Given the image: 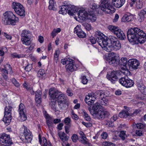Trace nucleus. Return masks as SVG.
Returning <instances> with one entry per match:
<instances>
[{"label": "nucleus", "mask_w": 146, "mask_h": 146, "mask_svg": "<svg viewBox=\"0 0 146 146\" xmlns=\"http://www.w3.org/2000/svg\"><path fill=\"white\" fill-rule=\"evenodd\" d=\"M49 5L48 7V9L50 10L56 11V8L54 5V3L53 0H50L49 1Z\"/></svg>", "instance_id": "obj_33"}, {"label": "nucleus", "mask_w": 146, "mask_h": 146, "mask_svg": "<svg viewBox=\"0 0 146 146\" xmlns=\"http://www.w3.org/2000/svg\"><path fill=\"white\" fill-rule=\"evenodd\" d=\"M70 5L67 3L66 5H64L60 6V10L59 11L60 14H65L67 13L68 10L69 9Z\"/></svg>", "instance_id": "obj_27"}, {"label": "nucleus", "mask_w": 146, "mask_h": 146, "mask_svg": "<svg viewBox=\"0 0 146 146\" xmlns=\"http://www.w3.org/2000/svg\"><path fill=\"white\" fill-rule=\"evenodd\" d=\"M121 72L119 70L112 71L111 72L108 73L107 77L112 83H114L117 80L118 76L120 75Z\"/></svg>", "instance_id": "obj_12"}, {"label": "nucleus", "mask_w": 146, "mask_h": 146, "mask_svg": "<svg viewBox=\"0 0 146 146\" xmlns=\"http://www.w3.org/2000/svg\"><path fill=\"white\" fill-rule=\"evenodd\" d=\"M139 61L135 59H130L127 62V65L130 70L137 69L139 65Z\"/></svg>", "instance_id": "obj_16"}, {"label": "nucleus", "mask_w": 146, "mask_h": 146, "mask_svg": "<svg viewBox=\"0 0 146 146\" xmlns=\"http://www.w3.org/2000/svg\"><path fill=\"white\" fill-rule=\"evenodd\" d=\"M98 7V5L95 3L93 4L92 5H91L90 6V8L93 10H96Z\"/></svg>", "instance_id": "obj_62"}, {"label": "nucleus", "mask_w": 146, "mask_h": 146, "mask_svg": "<svg viewBox=\"0 0 146 146\" xmlns=\"http://www.w3.org/2000/svg\"><path fill=\"white\" fill-rule=\"evenodd\" d=\"M145 126V125L141 123H137L136 124V127L139 129H143Z\"/></svg>", "instance_id": "obj_55"}, {"label": "nucleus", "mask_w": 146, "mask_h": 146, "mask_svg": "<svg viewBox=\"0 0 146 146\" xmlns=\"http://www.w3.org/2000/svg\"><path fill=\"white\" fill-rule=\"evenodd\" d=\"M61 30V29L60 28L54 29L51 33V36H52V38H54V37L56 36L57 33L60 32Z\"/></svg>", "instance_id": "obj_36"}, {"label": "nucleus", "mask_w": 146, "mask_h": 146, "mask_svg": "<svg viewBox=\"0 0 146 146\" xmlns=\"http://www.w3.org/2000/svg\"><path fill=\"white\" fill-rule=\"evenodd\" d=\"M23 86L24 87L28 90H29L30 89H31V88L30 87V85L27 84L26 83H25L24 84Z\"/></svg>", "instance_id": "obj_59"}, {"label": "nucleus", "mask_w": 146, "mask_h": 146, "mask_svg": "<svg viewBox=\"0 0 146 146\" xmlns=\"http://www.w3.org/2000/svg\"><path fill=\"white\" fill-rule=\"evenodd\" d=\"M13 109L11 106H6L5 110L4 115L3 121L6 123H9L11 121L12 118L11 110Z\"/></svg>", "instance_id": "obj_10"}, {"label": "nucleus", "mask_w": 146, "mask_h": 146, "mask_svg": "<svg viewBox=\"0 0 146 146\" xmlns=\"http://www.w3.org/2000/svg\"><path fill=\"white\" fill-rule=\"evenodd\" d=\"M125 2V0H112V4L116 7L119 8L123 5Z\"/></svg>", "instance_id": "obj_24"}, {"label": "nucleus", "mask_w": 146, "mask_h": 146, "mask_svg": "<svg viewBox=\"0 0 146 146\" xmlns=\"http://www.w3.org/2000/svg\"><path fill=\"white\" fill-rule=\"evenodd\" d=\"M73 60L71 59H69L68 64L66 65V68L67 71L73 72L74 70Z\"/></svg>", "instance_id": "obj_28"}, {"label": "nucleus", "mask_w": 146, "mask_h": 146, "mask_svg": "<svg viewBox=\"0 0 146 146\" xmlns=\"http://www.w3.org/2000/svg\"><path fill=\"white\" fill-rule=\"evenodd\" d=\"M127 39L129 42L135 44L144 43L146 41V35L137 27L131 28L127 32Z\"/></svg>", "instance_id": "obj_1"}, {"label": "nucleus", "mask_w": 146, "mask_h": 146, "mask_svg": "<svg viewBox=\"0 0 146 146\" xmlns=\"http://www.w3.org/2000/svg\"><path fill=\"white\" fill-rule=\"evenodd\" d=\"M113 47L116 50L120 49L121 48V45L119 41L112 44Z\"/></svg>", "instance_id": "obj_37"}, {"label": "nucleus", "mask_w": 146, "mask_h": 146, "mask_svg": "<svg viewBox=\"0 0 146 146\" xmlns=\"http://www.w3.org/2000/svg\"><path fill=\"white\" fill-rule=\"evenodd\" d=\"M94 36L96 40L97 41L98 40H99L101 38H103V37L105 35L100 31H98L95 32Z\"/></svg>", "instance_id": "obj_31"}, {"label": "nucleus", "mask_w": 146, "mask_h": 146, "mask_svg": "<svg viewBox=\"0 0 146 146\" xmlns=\"http://www.w3.org/2000/svg\"><path fill=\"white\" fill-rule=\"evenodd\" d=\"M138 15L139 21L140 22L143 21L145 18H146V8H144L141 10L139 13Z\"/></svg>", "instance_id": "obj_29"}, {"label": "nucleus", "mask_w": 146, "mask_h": 146, "mask_svg": "<svg viewBox=\"0 0 146 146\" xmlns=\"http://www.w3.org/2000/svg\"><path fill=\"white\" fill-rule=\"evenodd\" d=\"M56 102L54 101H51L49 104V105L51 108L55 111L57 110L56 107Z\"/></svg>", "instance_id": "obj_39"}, {"label": "nucleus", "mask_w": 146, "mask_h": 146, "mask_svg": "<svg viewBox=\"0 0 146 146\" xmlns=\"http://www.w3.org/2000/svg\"><path fill=\"white\" fill-rule=\"evenodd\" d=\"M136 134L138 136H141L143 135L142 131L141 130H137L136 131Z\"/></svg>", "instance_id": "obj_58"}, {"label": "nucleus", "mask_w": 146, "mask_h": 146, "mask_svg": "<svg viewBox=\"0 0 146 146\" xmlns=\"http://www.w3.org/2000/svg\"><path fill=\"white\" fill-rule=\"evenodd\" d=\"M71 139L74 142H76L78 139V135L75 134H73L72 136Z\"/></svg>", "instance_id": "obj_49"}, {"label": "nucleus", "mask_w": 146, "mask_h": 146, "mask_svg": "<svg viewBox=\"0 0 146 146\" xmlns=\"http://www.w3.org/2000/svg\"><path fill=\"white\" fill-rule=\"evenodd\" d=\"M125 133L126 131H122L120 132L119 136L122 140H124L127 137V135Z\"/></svg>", "instance_id": "obj_38"}, {"label": "nucleus", "mask_w": 146, "mask_h": 146, "mask_svg": "<svg viewBox=\"0 0 146 146\" xmlns=\"http://www.w3.org/2000/svg\"><path fill=\"white\" fill-rule=\"evenodd\" d=\"M89 40L90 41L92 44H94L96 43L97 41L95 38L92 36H91L89 38Z\"/></svg>", "instance_id": "obj_51"}, {"label": "nucleus", "mask_w": 146, "mask_h": 146, "mask_svg": "<svg viewBox=\"0 0 146 146\" xmlns=\"http://www.w3.org/2000/svg\"><path fill=\"white\" fill-rule=\"evenodd\" d=\"M119 82L122 85L126 88H129L132 86L134 84L133 81L128 78L127 76L122 77L119 80Z\"/></svg>", "instance_id": "obj_13"}, {"label": "nucleus", "mask_w": 146, "mask_h": 146, "mask_svg": "<svg viewBox=\"0 0 146 146\" xmlns=\"http://www.w3.org/2000/svg\"><path fill=\"white\" fill-rule=\"evenodd\" d=\"M137 85L138 89L143 94L146 95V87L143 85L142 82L140 81H138Z\"/></svg>", "instance_id": "obj_22"}, {"label": "nucleus", "mask_w": 146, "mask_h": 146, "mask_svg": "<svg viewBox=\"0 0 146 146\" xmlns=\"http://www.w3.org/2000/svg\"><path fill=\"white\" fill-rule=\"evenodd\" d=\"M8 70L11 71L12 68L10 64H7L5 65V68L1 70L3 78L6 80H9L7 76Z\"/></svg>", "instance_id": "obj_20"}, {"label": "nucleus", "mask_w": 146, "mask_h": 146, "mask_svg": "<svg viewBox=\"0 0 146 146\" xmlns=\"http://www.w3.org/2000/svg\"><path fill=\"white\" fill-rule=\"evenodd\" d=\"M57 102L59 107L62 109L67 102V98L65 95L61 92L59 94L57 98Z\"/></svg>", "instance_id": "obj_14"}, {"label": "nucleus", "mask_w": 146, "mask_h": 146, "mask_svg": "<svg viewBox=\"0 0 146 146\" xmlns=\"http://www.w3.org/2000/svg\"><path fill=\"white\" fill-rule=\"evenodd\" d=\"M138 112L137 110L134 111L133 113H129L126 110H123L119 113V116L121 118H126L128 116H135Z\"/></svg>", "instance_id": "obj_17"}, {"label": "nucleus", "mask_w": 146, "mask_h": 146, "mask_svg": "<svg viewBox=\"0 0 146 146\" xmlns=\"http://www.w3.org/2000/svg\"><path fill=\"white\" fill-rule=\"evenodd\" d=\"M45 74V70L43 69H40L38 71L37 73L38 76L39 77H41Z\"/></svg>", "instance_id": "obj_45"}, {"label": "nucleus", "mask_w": 146, "mask_h": 146, "mask_svg": "<svg viewBox=\"0 0 146 146\" xmlns=\"http://www.w3.org/2000/svg\"><path fill=\"white\" fill-rule=\"evenodd\" d=\"M13 144L9 135L4 133L0 134V144L4 146H10Z\"/></svg>", "instance_id": "obj_9"}, {"label": "nucleus", "mask_w": 146, "mask_h": 146, "mask_svg": "<svg viewBox=\"0 0 146 146\" xmlns=\"http://www.w3.org/2000/svg\"><path fill=\"white\" fill-rule=\"evenodd\" d=\"M11 6L17 14L21 16H25V8L20 3L13 2Z\"/></svg>", "instance_id": "obj_6"}, {"label": "nucleus", "mask_w": 146, "mask_h": 146, "mask_svg": "<svg viewBox=\"0 0 146 146\" xmlns=\"http://www.w3.org/2000/svg\"><path fill=\"white\" fill-rule=\"evenodd\" d=\"M102 138L103 139H106L108 136V134L106 133L103 132L101 135Z\"/></svg>", "instance_id": "obj_63"}, {"label": "nucleus", "mask_w": 146, "mask_h": 146, "mask_svg": "<svg viewBox=\"0 0 146 146\" xmlns=\"http://www.w3.org/2000/svg\"><path fill=\"white\" fill-rule=\"evenodd\" d=\"M2 18V22L5 25H15L18 22L19 19L16 17L13 13L11 11H7L3 14Z\"/></svg>", "instance_id": "obj_3"}, {"label": "nucleus", "mask_w": 146, "mask_h": 146, "mask_svg": "<svg viewBox=\"0 0 146 146\" xmlns=\"http://www.w3.org/2000/svg\"><path fill=\"white\" fill-rule=\"evenodd\" d=\"M134 16L131 13H127L123 17L122 21L124 22H129L132 21L133 19Z\"/></svg>", "instance_id": "obj_26"}, {"label": "nucleus", "mask_w": 146, "mask_h": 146, "mask_svg": "<svg viewBox=\"0 0 146 146\" xmlns=\"http://www.w3.org/2000/svg\"><path fill=\"white\" fill-rule=\"evenodd\" d=\"M108 28L114 34L116 35L120 39L123 40L125 38V36L123 31L117 27L114 26L109 25Z\"/></svg>", "instance_id": "obj_7"}, {"label": "nucleus", "mask_w": 146, "mask_h": 146, "mask_svg": "<svg viewBox=\"0 0 146 146\" xmlns=\"http://www.w3.org/2000/svg\"><path fill=\"white\" fill-rule=\"evenodd\" d=\"M101 9L103 11L106 12V13L111 14L114 13L115 11V8L111 5L108 0H104L100 5Z\"/></svg>", "instance_id": "obj_5"}, {"label": "nucleus", "mask_w": 146, "mask_h": 146, "mask_svg": "<svg viewBox=\"0 0 146 146\" xmlns=\"http://www.w3.org/2000/svg\"><path fill=\"white\" fill-rule=\"evenodd\" d=\"M93 104L92 107L89 105L88 109L91 114L93 116L99 119H103L108 117L110 115V113L109 111L100 108V105L99 103L97 102Z\"/></svg>", "instance_id": "obj_2"}, {"label": "nucleus", "mask_w": 146, "mask_h": 146, "mask_svg": "<svg viewBox=\"0 0 146 146\" xmlns=\"http://www.w3.org/2000/svg\"><path fill=\"white\" fill-rule=\"evenodd\" d=\"M116 55V54L113 52L109 54L107 58V60L110 64H113L115 63L117 64L118 63V60L117 59V57Z\"/></svg>", "instance_id": "obj_18"}, {"label": "nucleus", "mask_w": 146, "mask_h": 146, "mask_svg": "<svg viewBox=\"0 0 146 146\" xmlns=\"http://www.w3.org/2000/svg\"><path fill=\"white\" fill-rule=\"evenodd\" d=\"M88 80L85 76H83L82 78V82L83 84H86L88 82Z\"/></svg>", "instance_id": "obj_53"}, {"label": "nucleus", "mask_w": 146, "mask_h": 146, "mask_svg": "<svg viewBox=\"0 0 146 146\" xmlns=\"http://www.w3.org/2000/svg\"><path fill=\"white\" fill-rule=\"evenodd\" d=\"M60 52V51L59 49H56L55 53L54 55V59L56 61V62H57L58 59V57L59 56V54Z\"/></svg>", "instance_id": "obj_42"}, {"label": "nucleus", "mask_w": 146, "mask_h": 146, "mask_svg": "<svg viewBox=\"0 0 146 146\" xmlns=\"http://www.w3.org/2000/svg\"><path fill=\"white\" fill-rule=\"evenodd\" d=\"M121 64L123 66L126 67L127 65V59L126 58H121Z\"/></svg>", "instance_id": "obj_40"}, {"label": "nucleus", "mask_w": 146, "mask_h": 146, "mask_svg": "<svg viewBox=\"0 0 146 146\" xmlns=\"http://www.w3.org/2000/svg\"><path fill=\"white\" fill-rule=\"evenodd\" d=\"M29 31L26 30H23L21 33V40L23 44L30 45L31 44V38L29 36Z\"/></svg>", "instance_id": "obj_11"}, {"label": "nucleus", "mask_w": 146, "mask_h": 146, "mask_svg": "<svg viewBox=\"0 0 146 146\" xmlns=\"http://www.w3.org/2000/svg\"><path fill=\"white\" fill-rule=\"evenodd\" d=\"M24 130L23 131V135L25 139L27 142L31 141L32 139L33 136L31 132L25 126H23Z\"/></svg>", "instance_id": "obj_19"}, {"label": "nucleus", "mask_w": 146, "mask_h": 146, "mask_svg": "<svg viewBox=\"0 0 146 146\" xmlns=\"http://www.w3.org/2000/svg\"><path fill=\"white\" fill-rule=\"evenodd\" d=\"M78 15L79 17L83 20L87 19L93 22L95 21L96 19V15L94 14L93 11H89L88 13L86 11L80 10Z\"/></svg>", "instance_id": "obj_4"}, {"label": "nucleus", "mask_w": 146, "mask_h": 146, "mask_svg": "<svg viewBox=\"0 0 146 146\" xmlns=\"http://www.w3.org/2000/svg\"><path fill=\"white\" fill-rule=\"evenodd\" d=\"M102 145L103 146H115L113 143L107 141L103 142Z\"/></svg>", "instance_id": "obj_44"}, {"label": "nucleus", "mask_w": 146, "mask_h": 146, "mask_svg": "<svg viewBox=\"0 0 146 146\" xmlns=\"http://www.w3.org/2000/svg\"><path fill=\"white\" fill-rule=\"evenodd\" d=\"M18 111L21 121H24L26 120L27 119L26 110L23 104L22 103L20 104L19 106Z\"/></svg>", "instance_id": "obj_15"}, {"label": "nucleus", "mask_w": 146, "mask_h": 146, "mask_svg": "<svg viewBox=\"0 0 146 146\" xmlns=\"http://www.w3.org/2000/svg\"><path fill=\"white\" fill-rule=\"evenodd\" d=\"M82 123L87 127H90L92 125V124L89 122L86 123L84 121H82Z\"/></svg>", "instance_id": "obj_57"}, {"label": "nucleus", "mask_w": 146, "mask_h": 146, "mask_svg": "<svg viewBox=\"0 0 146 146\" xmlns=\"http://www.w3.org/2000/svg\"><path fill=\"white\" fill-rule=\"evenodd\" d=\"M91 97V96L90 95H88V96L86 97L85 101L86 103L87 104L89 105L92 106L94 102L92 99L90 100V98Z\"/></svg>", "instance_id": "obj_32"}, {"label": "nucleus", "mask_w": 146, "mask_h": 146, "mask_svg": "<svg viewBox=\"0 0 146 146\" xmlns=\"http://www.w3.org/2000/svg\"><path fill=\"white\" fill-rule=\"evenodd\" d=\"M143 2L140 0H139L136 3V7L138 9H140L141 8L143 7Z\"/></svg>", "instance_id": "obj_43"}, {"label": "nucleus", "mask_w": 146, "mask_h": 146, "mask_svg": "<svg viewBox=\"0 0 146 146\" xmlns=\"http://www.w3.org/2000/svg\"><path fill=\"white\" fill-rule=\"evenodd\" d=\"M32 65L31 64H28L25 68V70L29 72L32 69Z\"/></svg>", "instance_id": "obj_48"}, {"label": "nucleus", "mask_w": 146, "mask_h": 146, "mask_svg": "<svg viewBox=\"0 0 146 146\" xmlns=\"http://www.w3.org/2000/svg\"><path fill=\"white\" fill-rule=\"evenodd\" d=\"M111 44L112 45L118 41L117 38L113 36H110L109 38Z\"/></svg>", "instance_id": "obj_35"}, {"label": "nucleus", "mask_w": 146, "mask_h": 146, "mask_svg": "<svg viewBox=\"0 0 146 146\" xmlns=\"http://www.w3.org/2000/svg\"><path fill=\"white\" fill-rule=\"evenodd\" d=\"M72 7V6L71 5H70V7H69V9L68 11V14L71 16H73L74 14L73 13V11H72V9L71 8Z\"/></svg>", "instance_id": "obj_50"}, {"label": "nucleus", "mask_w": 146, "mask_h": 146, "mask_svg": "<svg viewBox=\"0 0 146 146\" xmlns=\"http://www.w3.org/2000/svg\"><path fill=\"white\" fill-rule=\"evenodd\" d=\"M13 84L16 87H19L20 86V84L19 82H18L16 79L13 78L11 80Z\"/></svg>", "instance_id": "obj_47"}, {"label": "nucleus", "mask_w": 146, "mask_h": 146, "mask_svg": "<svg viewBox=\"0 0 146 146\" xmlns=\"http://www.w3.org/2000/svg\"><path fill=\"white\" fill-rule=\"evenodd\" d=\"M74 33H76L78 36L80 38H84L86 35L85 33L82 31L78 25L75 28Z\"/></svg>", "instance_id": "obj_21"}, {"label": "nucleus", "mask_w": 146, "mask_h": 146, "mask_svg": "<svg viewBox=\"0 0 146 146\" xmlns=\"http://www.w3.org/2000/svg\"><path fill=\"white\" fill-rule=\"evenodd\" d=\"M106 97H103L100 99V104L102 105L105 106L108 103V100L105 98Z\"/></svg>", "instance_id": "obj_41"}, {"label": "nucleus", "mask_w": 146, "mask_h": 146, "mask_svg": "<svg viewBox=\"0 0 146 146\" xmlns=\"http://www.w3.org/2000/svg\"><path fill=\"white\" fill-rule=\"evenodd\" d=\"M46 123L49 130L51 131L53 127V122L51 119H48L46 120Z\"/></svg>", "instance_id": "obj_34"}, {"label": "nucleus", "mask_w": 146, "mask_h": 146, "mask_svg": "<svg viewBox=\"0 0 146 146\" xmlns=\"http://www.w3.org/2000/svg\"><path fill=\"white\" fill-rule=\"evenodd\" d=\"M69 59H62L61 60V62L63 65H66L68 63Z\"/></svg>", "instance_id": "obj_54"}, {"label": "nucleus", "mask_w": 146, "mask_h": 146, "mask_svg": "<svg viewBox=\"0 0 146 146\" xmlns=\"http://www.w3.org/2000/svg\"><path fill=\"white\" fill-rule=\"evenodd\" d=\"M95 95L96 97L99 98L100 99L103 97H106L108 96L105 94L104 92L102 90L97 91L95 93Z\"/></svg>", "instance_id": "obj_30"}, {"label": "nucleus", "mask_w": 146, "mask_h": 146, "mask_svg": "<svg viewBox=\"0 0 146 146\" xmlns=\"http://www.w3.org/2000/svg\"><path fill=\"white\" fill-rule=\"evenodd\" d=\"M83 25L86 30L89 31L91 29V25L89 24L86 23H84Z\"/></svg>", "instance_id": "obj_46"}, {"label": "nucleus", "mask_w": 146, "mask_h": 146, "mask_svg": "<svg viewBox=\"0 0 146 146\" xmlns=\"http://www.w3.org/2000/svg\"><path fill=\"white\" fill-rule=\"evenodd\" d=\"M106 125H108L110 127H112L113 126V122L111 121H109L107 122Z\"/></svg>", "instance_id": "obj_60"}, {"label": "nucleus", "mask_w": 146, "mask_h": 146, "mask_svg": "<svg viewBox=\"0 0 146 146\" xmlns=\"http://www.w3.org/2000/svg\"><path fill=\"white\" fill-rule=\"evenodd\" d=\"M108 40L107 37L104 36L103 38H101L99 40H98L97 41L103 50L107 52H110L111 51L112 47L108 45Z\"/></svg>", "instance_id": "obj_8"}, {"label": "nucleus", "mask_w": 146, "mask_h": 146, "mask_svg": "<svg viewBox=\"0 0 146 146\" xmlns=\"http://www.w3.org/2000/svg\"><path fill=\"white\" fill-rule=\"evenodd\" d=\"M67 95L69 96H72L73 95V94L70 88L67 89L66 91Z\"/></svg>", "instance_id": "obj_61"}, {"label": "nucleus", "mask_w": 146, "mask_h": 146, "mask_svg": "<svg viewBox=\"0 0 146 146\" xmlns=\"http://www.w3.org/2000/svg\"><path fill=\"white\" fill-rule=\"evenodd\" d=\"M58 91L53 90L52 89H50L49 92V94L50 98L52 99H56L58 96L59 94V92Z\"/></svg>", "instance_id": "obj_23"}, {"label": "nucleus", "mask_w": 146, "mask_h": 146, "mask_svg": "<svg viewBox=\"0 0 146 146\" xmlns=\"http://www.w3.org/2000/svg\"><path fill=\"white\" fill-rule=\"evenodd\" d=\"M84 118L85 119L88 121H90L91 119L90 116L86 112L84 111Z\"/></svg>", "instance_id": "obj_52"}, {"label": "nucleus", "mask_w": 146, "mask_h": 146, "mask_svg": "<svg viewBox=\"0 0 146 146\" xmlns=\"http://www.w3.org/2000/svg\"><path fill=\"white\" fill-rule=\"evenodd\" d=\"M35 100L36 102L38 104H40L41 102V97H40V98L35 97Z\"/></svg>", "instance_id": "obj_64"}, {"label": "nucleus", "mask_w": 146, "mask_h": 146, "mask_svg": "<svg viewBox=\"0 0 146 146\" xmlns=\"http://www.w3.org/2000/svg\"><path fill=\"white\" fill-rule=\"evenodd\" d=\"M71 119L68 117L65 118L64 120V123L66 125L65 126V132L66 133H69V129L71 127Z\"/></svg>", "instance_id": "obj_25"}, {"label": "nucleus", "mask_w": 146, "mask_h": 146, "mask_svg": "<svg viewBox=\"0 0 146 146\" xmlns=\"http://www.w3.org/2000/svg\"><path fill=\"white\" fill-rule=\"evenodd\" d=\"M42 94V92H41L40 90H38L36 91L35 93V97H38L40 98L41 97V95Z\"/></svg>", "instance_id": "obj_56"}]
</instances>
